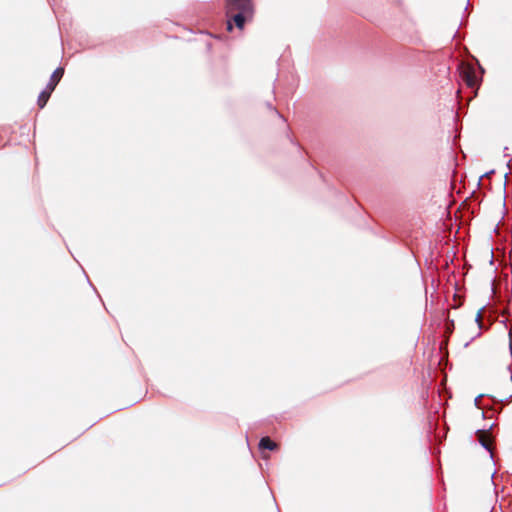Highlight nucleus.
I'll list each match as a JSON object with an SVG mask.
<instances>
[{"instance_id":"1","label":"nucleus","mask_w":512,"mask_h":512,"mask_svg":"<svg viewBox=\"0 0 512 512\" xmlns=\"http://www.w3.org/2000/svg\"><path fill=\"white\" fill-rule=\"evenodd\" d=\"M253 13L251 0H226V15Z\"/></svg>"},{"instance_id":"2","label":"nucleus","mask_w":512,"mask_h":512,"mask_svg":"<svg viewBox=\"0 0 512 512\" xmlns=\"http://www.w3.org/2000/svg\"><path fill=\"white\" fill-rule=\"evenodd\" d=\"M461 78L466 83V85L470 88H474V87L478 86V79L476 76L475 69L472 65H469V64L462 65Z\"/></svg>"},{"instance_id":"3","label":"nucleus","mask_w":512,"mask_h":512,"mask_svg":"<svg viewBox=\"0 0 512 512\" xmlns=\"http://www.w3.org/2000/svg\"><path fill=\"white\" fill-rule=\"evenodd\" d=\"M252 16H253V14L227 15V17L229 18V20L227 22V30L231 31L233 29L232 21L234 22V24L236 25L237 28L242 30L244 28L245 21L251 19Z\"/></svg>"},{"instance_id":"4","label":"nucleus","mask_w":512,"mask_h":512,"mask_svg":"<svg viewBox=\"0 0 512 512\" xmlns=\"http://www.w3.org/2000/svg\"><path fill=\"white\" fill-rule=\"evenodd\" d=\"M478 442L488 451H492L493 438L488 430H478L476 432Z\"/></svg>"},{"instance_id":"5","label":"nucleus","mask_w":512,"mask_h":512,"mask_svg":"<svg viewBox=\"0 0 512 512\" xmlns=\"http://www.w3.org/2000/svg\"><path fill=\"white\" fill-rule=\"evenodd\" d=\"M64 74V68L59 67L57 68L51 75L49 83L47 84V88L50 89V91H54L58 83L60 82L61 78Z\"/></svg>"},{"instance_id":"6","label":"nucleus","mask_w":512,"mask_h":512,"mask_svg":"<svg viewBox=\"0 0 512 512\" xmlns=\"http://www.w3.org/2000/svg\"><path fill=\"white\" fill-rule=\"evenodd\" d=\"M52 92H53V91H50V89L46 87V88H45V89L40 93V95H39V97H38V101H37V104H38V106H39V108H40V109H42V108H44V107H45V105L47 104V102H48V100H49V98H50V96H51V93H52Z\"/></svg>"},{"instance_id":"7","label":"nucleus","mask_w":512,"mask_h":512,"mask_svg":"<svg viewBox=\"0 0 512 512\" xmlns=\"http://www.w3.org/2000/svg\"><path fill=\"white\" fill-rule=\"evenodd\" d=\"M474 322L477 326V332L473 335V338L479 337L481 335V330L484 329L482 310L477 311L475 318H474Z\"/></svg>"},{"instance_id":"8","label":"nucleus","mask_w":512,"mask_h":512,"mask_svg":"<svg viewBox=\"0 0 512 512\" xmlns=\"http://www.w3.org/2000/svg\"><path fill=\"white\" fill-rule=\"evenodd\" d=\"M259 448L261 450H275L277 449V444L274 441H272L269 437H263L259 442Z\"/></svg>"}]
</instances>
